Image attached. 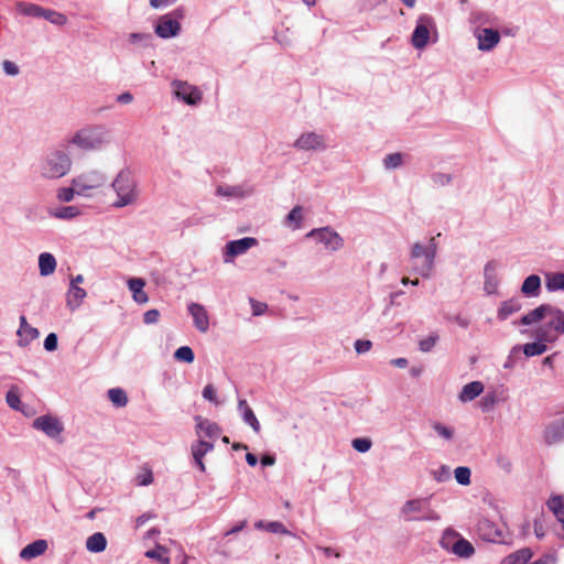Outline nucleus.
Returning <instances> with one entry per match:
<instances>
[{"label":"nucleus","mask_w":564,"mask_h":564,"mask_svg":"<svg viewBox=\"0 0 564 564\" xmlns=\"http://www.w3.org/2000/svg\"><path fill=\"white\" fill-rule=\"evenodd\" d=\"M117 195L112 203L115 208H122L134 204L139 198L138 182L129 167L121 169L111 183Z\"/></svg>","instance_id":"f257e3e1"},{"label":"nucleus","mask_w":564,"mask_h":564,"mask_svg":"<svg viewBox=\"0 0 564 564\" xmlns=\"http://www.w3.org/2000/svg\"><path fill=\"white\" fill-rule=\"evenodd\" d=\"M110 130L104 124H91L79 129L69 143L84 151H97L110 143Z\"/></svg>","instance_id":"f03ea898"},{"label":"nucleus","mask_w":564,"mask_h":564,"mask_svg":"<svg viewBox=\"0 0 564 564\" xmlns=\"http://www.w3.org/2000/svg\"><path fill=\"white\" fill-rule=\"evenodd\" d=\"M70 165L69 156L62 150H55L47 154L41 174L46 178H59L67 174Z\"/></svg>","instance_id":"7ed1b4c3"},{"label":"nucleus","mask_w":564,"mask_h":564,"mask_svg":"<svg viewBox=\"0 0 564 564\" xmlns=\"http://www.w3.org/2000/svg\"><path fill=\"white\" fill-rule=\"evenodd\" d=\"M183 15V9L181 8L161 15L154 25L155 34L165 40L177 36L182 30L180 19H182Z\"/></svg>","instance_id":"20e7f679"},{"label":"nucleus","mask_w":564,"mask_h":564,"mask_svg":"<svg viewBox=\"0 0 564 564\" xmlns=\"http://www.w3.org/2000/svg\"><path fill=\"white\" fill-rule=\"evenodd\" d=\"M536 341L528 343L522 346L523 354L527 357H534L544 354L547 350L549 343L557 340V336L547 328H536L534 332Z\"/></svg>","instance_id":"39448f33"},{"label":"nucleus","mask_w":564,"mask_h":564,"mask_svg":"<svg viewBox=\"0 0 564 564\" xmlns=\"http://www.w3.org/2000/svg\"><path fill=\"white\" fill-rule=\"evenodd\" d=\"M173 96L188 106H197L203 98L198 87L185 80L174 79L171 83Z\"/></svg>","instance_id":"423d86ee"},{"label":"nucleus","mask_w":564,"mask_h":564,"mask_svg":"<svg viewBox=\"0 0 564 564\" xmlns=\"http://www.w3.org/2000/svg\"><path fill=\"white\" fill-rule=\"evenodd\" d=\"M308 238H316L326 249L337 251L343 248L344 239L330 227H322L312 229L307 235Z\"/></svg>","instance_id":"0eeeda50"},{"label":"nucleus","mask_w":564,"mask_h":564,"mask_svg":"<svg viewBox=\"0 0 564 564\" xmlns=\"http://www.w3.org/2000/svg\"><path fill=\"white\" fill-rule=\"evenodd\" d=\"M293 147L302 151H325L328 144L324 134L311 131L302 133L293 143Z\"/></svg>","instance_id":"6e6552de"},{"label":"nucleus","mask_w":564,"mask_h":564,"mask_svg":"<svg viewBox=\"0 0 564 564\" xmlns=\"http://www.w3.org/2000/svg\"><path fill=\"white\" fill-rule=\"evenodd\" d=\"M257 245L258 240L253 237H243L228 241L224 248V262H232L234 258L245 254L250 248L256 247Z\"/></svg>","instance_id":"1a4fd4ad"},{"label":"nucleus","mask_w":564,"mask_h":564,"mask_svg":"<svg viewBox=\"0 0 564 564\" xmlns=\"http://www.w3.org/2000/svg\"><path fill=\"white\" fill-rule=\"evenodd\" d=\"M107 182V177L99 171H89L73 181L77 194H84L87 189L101 187Z\"/></svg>","instance_id":"9d476101"},{"label":"nucleus","mask_w":564,"mask_h":564,"mask_svg":"<svg viewBox=\"0 0 564 564\" xmlns=\"http://www.w3.org/2000/svg\"><path fill=\"white\" fill-rule=\"evenodd\" d=\"M474 36L477 39V47L482 52L492 51L500 42V33L492 28L474 30Z\"/></svg>","instance_id":"9b49d317"},{"label":"nucleus","mask_w":564,"mask_h":564,"mask_svg":"<svg viewBox=\"0 0 564 564\" xmlns=\"http://www.w3.org/2000/svg\"><path fill=\"white\" fill-rule=\"evenodd\" d=\"M33 427L44 432L48 437L55 438L63 432L62 423L51 415H41L33 421Z\"/></svg>","instance_id":"f8f14e48"},{"label":"nucleus","mask_w":564,"mask_h":564,"mask_svg":"<svg viewBox=\"0 0 564 564\" xmlns=\"http://www.w3.org/2000/svg\"><path fill=\"white\" fill-rule=\"evenodd\" d=\"M187 310L193 317L196 329L200 333H207L209 329V316L206 308L202 304L191 303Z\"/></svg>","instance_id":"ddd939ff"},{"label":"nucleus","mask_w":564,"mask_h":564,"mask_svg":"<svg viewBox=\"0 0 564 564\" xmlns=\"http://www.w3.org/2000/svg\"><path fill=\"white\" fill-rule=\"evenodd\" d=\"M547 316L551 317V319L539 328H547L552 330L557 337L558 335L564 334V311L556 306L550 305Z\"/></svg>","instance_id":"4468645a"},{"label":"nucleus","mask_w":564,"mask_h":564,"mask_svg":"<svg viewBox=\"0 0 564 564\" xmlns=\"http://www.w3.org/2000/svg\"><path fill=\"white\" fill-rule=\"evenodd\" d=\"M478 531L481 538L489 542H503V531L497 528L488 519L478 522Z\"/></svg>","instance_id":"2eb2a0df"},{"label":"nucleus","mask_w":564,"mask_h":564,"mask_svg":"<svg viewBox=\"0 0 564 564\" xmlns=\"http://www.w3.org/2000/svg\"><path fill=\"white\" fill-rule=\"evenodd\" d=\"M468 21L474 31L484 29L486 25H495L497 23V18L490 11L473 10Z\"/></svg>","instance_id":"dca6fc26"},{"label":"nucleus","mask_w":564,"mask_h":564,"mask_svg":"<svg viewBox=\"0 0 564 564\" xmlns=\"http://www.w3.org/2000/svg\"><path fill=\"white\" fill-rule=\"evenodd\" d=\"M564 440V417L553 421L544 431V441L552 445Z\"/></svg>","instance_id":"f3484780"},{"label":"nucleus","mask_w":564,"mask_h":564,"mask_svg":"<svg viewBox=\"0 0 564 564\" xmlns=\"http://www.w3.org/2000/svg\"><path fill=\"white\" fill-rule=\"evenodd\" d=\"M195 420L197 421L196 424V434L202 437L207 438H215L220 433V427L217 423L210 422L207 419H203L200 416H196Z\"/></svg>","instance_id":"a211bd4d"},{"label":"nucleus","mask_w":564,"mask_h":564,"mask_svg":"<svg viewBox=\"0 0 564 564\" xmlns=\"http://www.w3.org/2000/svg\"><path fill=\"white\" fill-rule=\"evenodd\" d=\"M216 194L223 197L245 198L252 194V187L243 185H220L217 187Z\"/></svg>","instance_id":"6ab92c4d"},{"label":"nucleus","mask_w":564,"mask_h":564,"mask_svg":"<svg viewBox=\"0 0 564 564\" xmlns=\"http://www.w3.org/2000/svg\"><path fill=\"white\" fill-rule=\"evenodd\" d=\"M551 304H541L534 310L523 315L519 322H513L514 325L521 324L524 326L533 325L547 316Z\"/></svg>","instance_id":"aec40b11"},{"label":"nucleus","mask_w":564,"mask_h":564,"mask_svg":"<svg viewBox=\"0 0 564 564\" xmlns=\"http://www.w3.org/2000/svg\"><path fill=\"white\" fill-rule=\"evenodd\" d=\"M47 542L46 540L39 539L31 543H29L26 546H24L20 552V557L22 560L29 561L32 558H35L47 550Z\"/></svg>","instance_id":"412c9836"},{"label":"nucleus","mask_w":564,"mask_h":564,"mask_svg":"<svg viewBox=\"0 0 564 564\" xmlns=\"http://www.w3.org/2000/svg\"><path fill=\"white\" fill-rule=\"evenodd\" d=\"M238 411L240 412L243 422L248 424L256 433H259L261 430V425L253 410L249 406L248 402L245 399L238 400Z\"/></svg>","instance_id":"4be33fe9"},{"label":"nucleus","mask_w":564,"mask_h":564,"mask_svg":"<svg viewBox=\"0 0 564 564\" xmlns=\"http://www.w3.org/2000/svg\"><path fill=\"white\" fill-rule=\"evenodd\" d=\"M127 284L135 303L145 304L149 301V297L143 290L145 281L142 278H130Z\"/></svg>","instance_id":"5701e85b"},{"label":"nucleus","mask_w":564,"mask_h":564,"mask_svg":"<svg viewBox=\"0 0 564 564\" xmlns=\"http://www.w3.org/2000/svg\"><path fill=\"white\" fill-rule=\"evenodd\" d=\"M497 264L494 261H489L484 269L485 283L484 290L487 294H494L497 292L498 278L496 274Z\"/></svg>","instance_id":"b1692460"},{"label":"nucleus","mask_w":564,"mask_h":564,"mask_svg":"<svg viewBox=\"0 0 564 564\" xmlns=\"http://www.w3.org/2000/svg\"><path fill=\"white\" fill-rule=\"evenodd\" d=\"M86 291L78 285H69L66 294V305L70 311H76L86 297Z\"/></svg>","instance_id":"393cba45"},{"label":"nucleus","mask_w":564,"mask_h":564,"mask_svg":"<svg viewBox=\"0 0 564 564\" xmlns=\"http://www.w3.org/2000/svg\"><path fill=\"white\" fill-rule=\"evenodd\" d=\"M422 509L423 502L421 499L409 500L402 509V516L406 521L420 520Z\"/></svg>","instance_id":"a878e982"},{"label":"nucleus","mask_w":564,"mask_h":564,"mask_svg":"<svg viewBox=\"0 0 564 564\" xmlns=\"http://www.w3.org/2000/svg\"><path fill=\"white\" fill-rule=\"evenodd\" d=\"M522 308L521 301L519 299H510L503 301L498 308L497 317L500 321H506L510 315L519 312Z\"/></svg>","instance_id":"bb28decb"},{"label":"nucleus","mask_w":564,"mask_h":564,"mask_svg":"<svg viewBox=\"0 0 564 564\" xmlns=\"http://www.w3.org/2000/svg\"><path fill=\"white\" fill-rule=\"evenodd\" d=\"M484 391V384L480 381H473L465 384L459 393L462 402H468L477 398Z\"/></svg>","instance_id":"cd10ccee"},{"label":"nucleus","mask_w":564,"mask_h":564,"mask_svg":"<svg viewBox=\"0 0 564 564\" xmlns=\"http://www.w3.org/2000/svg\"><path fill=\"white\" fill-rule=\"evenodd\" d=\"M56 269V259L50 252H42L39 256V270L42 276H47L54 273Z\"/></svg>","instance_id":"c85d7f7f"},{"label":"nucleus","mask_w":564,"mask_h":564,"mask_svg":"<svg viewBox=\"0 0 564 564\" xmlns=\"http://www.w3.org/2000/svg\"><path fill=\"white\" fill-rule=\"evenodd\" d=\"M107 547V539L104 533L96 532L87 538L86 549L91 553H100Z\"/></svg>","instance_id":"c756f323"},{"label":"nucleus","mask_w":564,"mask_h":564,"mask_svg":"<svg viewBox=\"0 0 564 564\" xmlns=\"http://www.w3.org/2000/svg\"><path fill=\"white\" fill-rule=\"evenodd\" d=\"M475 552L473 544L460 535L456 539V542L452 545V553L459 557L468 558Z\"/></svg>","instance_id":"7c9ffc66"},{"label":"nucleus","mask_w":564,"mask_h":564,"mask_svg":"<svg viewBox=\"0 0 564 564\" xmlns=\"http://www.w3.org/2000/svg\"><path fill=\"white\" fill-rule=\"evenodd\" d=\"M541 289V279L536 274L529 275L522 283L521 292L527 296H536Z\"/></svg>","instance_id":"2f4dec72"},{"label":"nucleus","mask_w":564,"mask_h":564,"mask_svg":"<svg viewBox=\"0 0 564 564\" xmlns=\"http://www.w3.org/2000/svg\"><path fill=\"white\" fill-rule=\"evenodd\" d=\"M15 10L20 14L32 18H41L43 14V7L25 1H18L15 3Z\"/></svg>","instance_id":"473e14b6"},{"label":"nucleus","mask_w":564,"mask_h":564,"mask_svg":"<svg viewBox=\"0 0 564 564\" xmlns=\"http://www.w3.org/2000/svg\"><path fill=\"white\" fill-rule=\"evenodd\" d=\"M454 175L451 172L434 171L431 173V186L433 188H441L449 185L453 182Z\"/></svg>","instance_id":"72a5a7b5"},{"label":"nucleus","mask_w":564,"mask_h":564,"mask_svg":"<svg viewBox=\"0 0 564 564\" xmlns=\"http://www.w3.org/2000/svg\"><path fill=\"white\" fill-rule=\"evenodd\" d=\"M17 335L19 336V346L26 347L31 341L40 336V332L37 328L29 325L26 328L18 329Z\"/></svg>","instance_id":"f704fd0d"},{"label":"nucleus","mask_w":564,"mask_h":564,"mask_svg":"<svg viewBox=\"0 0 564 564\" xmlns=\"http://www.w3.org/2000/svg\"><path fill=\"white\" fill-rule=\"evenodd\" d=\"M437 251V243L435 241V237H432L429 240V243L425 245V279L430 276V272L433 268V260L435 258Z\"/></svg>","instance_id":"c9c22d12"},{"label":"nucleus","mask_w":564,"mask_h":564,"mask_svg":"<svg viewBox=\"0 0 564 564\" xmlns=\"http://www.w3.org/2000/svg\"><path fill=\"white\" fill-rule=\"evenodd\" d=\"M50 215L57 219L69 220L79 215V209L76 206H62L51 209Z\"/></svg>","instance_id":"e433bc0d"},{"label":"nucleus","mask_w":564,"mask_h":564,"mask_svg":"<svg viewBox=\"0 0 564 564\" xmlns=\"http://www.w3.org/2000/svg\"><path fill=\"white\" fill-rule=\"evenodd\" d=\"M547 508L553 512L558 521L564 520V497L563 496H552L547 502Z\"/></svg>","instance_id":"4c0bfd02"},{"label":"nucleus","mask_w":564,"mask_h":564,"mask_svg":"<svg viewBox=\"0 0 564 564\" xmlns=\"http://www.w3.org/2000/svg\"><path fill=\"white\" fill-rule=\"evenodd\" d=\"M303 209L301 206H294L285 218V225L291 227L292 229H300L303 220Z\"/></svg>","instance_id":"58836bf2"},{"label":"nucleus","mask_w":564,"mask_h":564,"mask_svg":"<svg viewBox=\"0 0 564 564\" xmlns=\"http://www.w3.org/2000/svg\"><path fill=\"white\" fill-rule=\"evenodd\" d=\"M532 553L529 549L519 550L510 555H508L502 564H527L531 558Z\"/></svg>","instance_id":"ea45409f"},{"label":"nucleus","mask_w":564,"mask_h":564,"mask_svg":"<svg viewBox=\"0 0 564 564\" xmlns=\"http://www.w3.org/2000/svg\"><path fill=\"white\" fill-rule=\"evenodd\" d=\"M108 398L112 402V404L117 408H123L128 403V397L123 389L121 388H111L108 390Z\"/></svg>","instance_id":"a19ab883"},{"label":"nucleus","mask_w":564,"mask_h":564,"mask_svg":"<svg viewBox=\"0 0 564 564\" xmlns=\"http://www.w3.org/2000/svg\"><path fill=\"white\" fill-rule=\"evenodd\" d=\"M191 454L194 459L195 465L197 468L202 471H206L205 464L203 462L204 456L206 455V452L202 446H199V443L196 441L191 445Z\"/></svg>","instance_id":"79ce46f5"},{"label":"nucleus","mask_w":564,"mask_h":564,"mask_svg":"<svg viewBox=\"0 0 564 564\" xmlns=\"http://www.w3.org/2000/svg\"><path fill=\"white\" fill-rule=\"evenodd\" d=\"M41 18H43V19L47 20L48 22H51L52 24L58 25V26L64 25L67 22L66 15H64L63 13H59L57 11H54L52 9L43 8V14L41 15Z\"/></svg>","instance_id":"37998d69"},{"label":"nucleus","mask_w":564,"mask_h":564,"mask_svg":"<svg viewBox=\"0 0 564 564\" xmlns=\"http://www.w3.org/2000/svg\"><path fill=\"white\" fill-rule=\"evenodd\" d=\"M499 399L496 391H489L479 401V406L482 412H490L498 403Z\"/></svg>","instance_id":"c03bdc74"},{"label":"nucleus","mask_w":564,"mask_h":564,"mask_svg":"<svg viewBox=\"0 0 564 564\" xmlns=\"http://www.w3.org/2000/svg\"><path fill=\"white\" fill-rule=\"evenodd\" d=\"M438 34L433 20L425 15V46L437 42Z\"/></svg>","instance_id":"a18cd8bd"},{"label":"nucleus","mask_w":564,"mask_h":564,"mask_svg":"<svg viewBox=\"0 0 564 564\" xmlns=\"http://www.w3.org/2000/svg\"><path fill=\"white\" fill-rule=\"evenodd\" d=\"M382 163L386 170H395L403 164V154L400 152L390 153L383 158Z\"/></svg>","instance_id":"49530a36"},{"label":"nucleus","mask_w":564,"mask_h":564,"mask_svg":"<svg viewBox=\"0 0 564 564\" xmlns=\"http://www.w3.org/2000/svg\"><path fill=\"white\" fill-rule=\"evenodd\" d=\"M174 358L177 361L192 364L195 359V355L189 346H181L175 350Z\"/></svg>","instance_id":"de8ad7c7"},{"label":"nucleus","mask_w":564,"mask_h":564,"mask_svg":"<svg viewBox=\"0 0 564 564\" xmlns=\"http://www.w3.org/2000/svg\"><path fill=\"white\" fill-rule=\"evenodd\" d=\"M412 44L419 50L423 48V15H420L416 20V26L412 34Z\"/></svg>","instance_id":"09e8293b"},{"label":"nucleus","mask_w":564,"mask_h":564,"mask_svg":"<svg viewBox=\"0 0 564 564\" xmlns=\"http://www.w3.org/2000/svg\"><path fill=\"white\" fill-rule=\"evenodd\" d=\"M456 481L462 486H468L470 484L471 471L469 467L459 466L454 470Z\"/></svg>","instance_id":"8fccbe9b"},{"label":"nucleus","mask_w":564,"mask_h":564,"mask_svg":"<svg viewBox=\"0 0 564 564\" xmlns=\"http://www.w3.org/2000/svg\"><path fill=\"white\" fill-rule=\"evenodd\" d=\"M166 549L164 546H156L153 550H149L145 552V556L149 558L156 560L162 564H170V557L165 556Z\"/></svg>","instance_id":"3c124183"},{"label":"nucleus","mask_w":564,"mask_h":564,"mask_svg":"<svg viewBox=\"0 0 564 564\" xmlns=\"http://www.w3.org/2000/svg\"><path fill=\"white\" fill-rule=\"evenodd\" d=\"M459 534L453 530H446L440 540V544L443 549L452 552V545L456 542Z\"/></svg>","instance_id":"603ef678"},{"label":"nucleus","mask_w":564,"mask_h":564,"mask_svg":"<svg viewBox=\"0 0 564 564\" xmlns=\"http://www.w3.org/2000/svg\"><path fill=\"white\" fill-rule=\"evenodd\" d=\"M549 291L564 290V273H554L546 281Z\"/></svg>","instance_id":"864d4df0"},{"label":"nucleus","mask_w":564,"mask_h":564,"mask_svg":"<svg viewBox=\"0 0 564 564\" xmlns=\"http://www.w3.org/2000/svg\"><path fill=\"white\" fill-rule=\"evenodd\" d=\"M432 429L435 433L445 441H451L454 435V430L449 426H446L440 422H434L432 424Z\"/></svg>","instance_id":"5fc2aeb1"},{"label":"nucleus","mask_w":564,"mask_h":564,"mask_svg":"<svg viewBox=\"0 0 564 564\" xmlns=\"http://www.w3.org/2000/svg\"><path fill=\"white\" fill-rule=\"evenodd\" d=\"M431 474L437 482H445L452 478L451 469L446 465H442L438 468L431 470Z\"/></svg>","instance_id":"6e6d98bb"},{"label":"nucleus","mask_w":564,"mask_h":564,"mask_svg":"<svg viewBox=\"0 0 564 564\" xmlns=\"http://www.w3.org/2000/svg\"><path fill=\"white\" fill-rule=\"evenodd\" d=\"M351 446L359 453H367L372 446V441L369 437H357L351 441Z\"/></svg>","instance_id":"4d7b16f0"},{"label":"nucleus","mask_w":564,"mask_h":564,"mask_svg":"<svg viewBox=\"0 0 564 564\" xmlns=\"http://www.w3.org/2000/svg\"><path fill=\"white\" fill-rule=\"evenodd\" d=\"M128 41L131 44L141 43L143 46H149L152 41V35L149 33L133 32L129 34Z\"/></svg>","instance_id":"13d9d810"},{"label":"nucleus","mask_w":564,"mask_h":564,"mask_svg":"<svg viewBox=\"0 0 564 564\" xmlns=\"http://www.w3.org/2000/svg\"><path fill=\"white\" fill-rule=\"evenodd\" d=\"M265 531L276 534H286L289 531L284 527L282 522L279 521H270L265 523Z\"/></svg>","instance_id":"bf43d9fd"},{"label":"nucleus","mask_w":564,"mask_h":564,"mask_svg":"<svg viewBox=\"0 0 564 564\" xmlns=\"http://www.w3.org/2000/svg\"><path fill=\"white\" fill-rule=\"evenodd\" d=\"M75 192H77V189L74 187H63L58 191L57 193V198L61 200V202H65V203H68L70 200L74 199V196H75Z\"/></svg>","instance_id":"052dcab7"},{"label":"nucleus","mask_w":564,"mask_h":564,"mask_svg":"<svg viewBox=\"0 0 564 564\" xmlns=\"http://www.w3.org/2000/svg\"><path fill=\"white\" fill-rule=\"evenodd\" d=\"M354 347L357 354H366L371 349L372 343L368 339H357Z\"/></svg>","instance_id":"680f3d73"},{"label":"nucleus","mask_w":564,"mask_h":564,"mask_svg":"<svg viewBox=\"0 0 564 564\" xmlns=\"http://www.w3.org/2000/svg\"><path fill=\"white\" fill-rule=\"evenodd\" d=\"M58 338L55 333H50L44 339V349L47 351H54L57 348Z\"/></svg>","instance_id":"e2e57ef3"},{"label":"nucleus","mask_w":564,"mask_h":564,"mask_svg":"<svg viewBox=\"0 0 564 564\" xmlns=\"http://www.w3.org/2000/svg\"><path fill=\"white\" fill-rule=\"evenodd\" d=\"M6 400L11 409L19 410L21 401L19 394L15 391L9 390L6 394Z\"/></svg>","instance_id":"0e129e2a"},{"label":"nucleus","mask_w":564,"mask_h":564,"mask_svg":"<svg viewBox=\"0 0 564 564\" xmlns=\"http://www.w3.org/2000/svg\"><path fill=\"white\" fill-rule=\"evenodd\" d=\"M160 318V312L156 308L147 311L143 314V322L147 325L156 324Z\"/></svg>","instance_id":"69168bd1"},{"label":"nucleus","mask_w":564,"mask_h":564,"mask_svg":"<svg viewBox=\"0 0 564 564\" xmlns=\"http://www.w3.org/2000/svg\"><path fill=\"white\" fill-rule=\"evenodd\" d=\"M203 398L209 402H213L215 404H218V400H217V397H216V390L214 388L213 384H207L205 386V388L203 389Z\"/></svg>","instance_id":"338daca9"},{"label":"nucleus","mask_w":564,"mask_h":564,"mask_svg":"<svg viewBox=\"0 0 564 564\" xmlns=\"http://www.w3.org/2000/svg\"><path fill=\"white\" fill-rule=\"evenodd\" d=\"M2 68H3V72L9 76H15L20 72L19 66L11 61H4L2 63Z\"/></svg>","instance_id":"774afa93"}]
</instances>
